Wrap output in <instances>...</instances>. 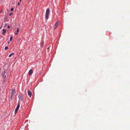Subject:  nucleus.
<instances>
[{
	"instance_id": "nucleus-20",
	"label": "nucleus",
	"mask_w": 130,
	"mask_h": 130,
	"mask_svg": "<svg viewBox=\"0 0 130 130\" xmlns=\"http://www.w3.org/2000/svg\"><path fill=\"white\" fill-rule=\"evenodd\" d=\"M18 5H20V2H18Z\"/></svg>"
},
{
	"instance_id": "nucleus-3",
	"label": "nucleus",
	"mask_w": 130,
	"mask_h": 130,
	"mask_svg": "<svg viewBox=\"0 0 130 130\" xmlns=\"http://www.w3.org/2000/svg\"><path fill=\"white\" fill-rule=\"evenodd\" d=\"M59 21H57L56 22V23H55V27L54 28V29H55L57 28V27H58L59 24Z\"/></svg>"
},
{
	"instance_id": "nucleus-19",
	"label": "nucleus",
	"mask_w": 130,
	"mask_h": 130,
	"mask_svg": "<svg viewBox=\"0 0 130 130\" xmlns=\"http://www.w3.org/2000/svg\"><path fill=\"white\" fill-rule=\"evenodd\" d=\"M7 28H10V26L9 25L7 26Z\"/></svg>"
},
{
	"instance_id": "nucleus-11",
	"label": "nucleus",
	"mask_w": 130,
	"mask_h": 130,
	"mask_svg": "<svg viewBox=\"0 0 130 130\" xmlns=\"http://www.w3.org/2000/svg\"><path fill=\"white\" fill-rule=\"evenodd\" d=\"M44 45V43L43 42H42L41 44V46L42 47H43Z\"/></svg>"
},
{
	"instance_id": "nucleus-15",
	"label": "nucleus",
	"mask_w": 130,
	"mask_h": 130,
	"mask_svg": "<svg viewBox=\"0 0 130 130\" xmlns=\"http://www.w3.org/2000/svg\"><path fill=\"white\" fill-rule=\"evenodd\" d=\"M12 12H11L10 13H9V16H11V15H12Z\"/></svg>"
},
{
	"instance_id": "nucleus-16",
	"label": "nucleus",
	"mask_w": 130,
	"mask_h": 130,
	"mask_svg": "<svg viewBox=\"0 0 130 130\" xmlns=\"http://www.w3.org/2000/svg\"><path fill=\"white\" fill-rule=\"evenodd\" d=\"M19 28H17V32H19Z\"/></svg>"
},
{
	"instance_id": "nucleus-14",
	"label": "nucleus",
	"mask_w": 130,
	"mask_h": 130,
	"mask_svg": "<svg viewBox=\"0 0 130 130\" xmlns=\"http://www.w3.org/2000/svg\"><path fill=\"white\" fill-rule=\"evenodd\" d=\"M13 10H14V8H11V9H10V10L11 11H13Z\"/></svg>"
},
{
	"instance_id": "nucleus-5",
	"label": "nucleus",
	"mask_w": 130,
	"mask_h": 130,
	"mask_svg": "<svg viewBox=\"0 0 130 130\" xmlns=\"http://www.w3.org/2000/svg\"><path fill=\"white\" fill-rule=\"evenodd\" d=\"M27 93L28 95L31 97L32 95V93L29 90H28L27 91Z\"/></svg>"
},
{
	"instance_id": "nucleus-12",
	"label": "nucleus",
	"mask_w": 130,
	"mask_h": 130,
	"mask_svg": "<svg viewBox=\"0 0 130 130\" xmlns=\"http://www.w3.org/2000/svg\"><path fill=\"white\" fill-rule=\"evenodd\" d=\"M12 36H11L10 37V41H11L12 40Z\"/></svg>"
},
{
	"instance_id": "nucleus-17",
	"label": "nucleus",
	"mask_w": 130,
	"mask_h": 130,
	"mask_svg": "<svg viewBox=\"0 0 130 130\" xmlns=\"http://www.w3.org/2000/svg\"><path fill=\"white\" fill-rule=\"evenodd\" d=\"M18 111V110H16L15 109V111H14V113H16Z\"/></svg>"
},
{
	"instance_id": "nucleus-2",
	"label": "nucleus",
	"mask_w": 130,
	"mask_h": 130,
	"mask_svg": "<svg viewBox=\"0 0 130 130\" xmlns=\"http://www.w3.org/2000/svg\"><path fill=\"white\" fill-rule=\"evenodd\" d=\"M11 95H13L16 93L15 90L12 89L11 90Z\"/></svg>"
},
{
	"instance_id": "nucleus-4",
	"label": "nucleus",
	"mask_w": 130,
	"mask_h": 130,
	"mask_svg": "<svg viewBox=\"0 0 130 130\" xmlns=\"http://www.w3.org/2000/svg\"><path fill=\"white\" fill-rule=\"evenodd\" d=\"M33 73V71L31 69H30L28 72V74L29 76H31L32 75Z\"/></svg>"
},
{
	"instance_id": "nucleus-13",
	"label": "nucleus",
	"mask_w": 130,
	"mask_h": 130,
	"mask_svg": "<svg viewBox=\"0 0 130 130\" xmlns=\"http://www.w3.org/2000/svg\"><path fill=\"white\" fill-rule=\"evenodd\" d=\"M9 48L7 46H6L5 48V50H7V49H8Z\"/></svg>"
},
{
	"instance_id": "nucleus-8",
	"label": "nucleus",
	"mask_w": 130,
	"mask_h": 130,
	"mask_svg": "<svg viewBox=\"0 0 130 130\" xmlns=\"http://www.w3.org/2000/svg\"><path fill=\"white\" fill-rule=\"evenodd\" d=\"M49 17V14H45V18L46 19H48Z\"/></svg>"
},
{
	"instance_id": "nucleus-7",
	"label": "nucleus",
	"mask_w": 130,
	"mask_h": 130,
	"mask_svg": "<svg viewBox=\"0 0 130 130\" xmlns=\"http://www.w3.org/2000/svg\"><path fill=\"white\" fill-rule=\"evenodd\" d=\"M50 10L49 8L47 9L46 11V14H49Z\"/></svg>"
},
{
	"instance_id": "nucleus-10",
	"label": "nucleus",
	"mask_w": 130,
	"mask_h": 130,
	"mask_svg": "<svg viewBox=\"0 0 130 130\" xmlns=\"http://www.w3.org/2000/svg\"><path fill=\"white\" fill-rule=\"evenodd\" d=\"M14 54V53H12L10 54L9 56V57H10L12 55H13Z\"/></svg>"
},
{
	"instance_id": "nucleus-21",
	"label": "nucleus",
	"mask_w": 130,
	"mask_h": 130,
	"mask_svg": "<svg viewBox=\"0 0 130 130\" xmlns=\"http://www.w3.org/2000/svg\"><path fill=\"white\" fill-rule=\"evenodd\" d=\"M18 34V32H16V33H15V35H17Z\"/></svg>"
},
{
	"instance_id": "nucleus-18",
	"label": "nucleus",
	"mask_w": 130,
	"mask_h": 130,
	"mask_svg": "<svg viewBox=\"0 0 130 130\" xmlns=\"http://www.w3.org/2000/svg\"><path fill=\"white\" fill-rule=\"evenodd\" d=\"M13 95H11V98H10V99L12 100V97H13Z\"/></svg>"
},
{
	"instance_id": "nucleus-22",
	"label": "nucleus",
	"mask_w": 130,
	"mask_h": 130,
	"mask_svg": "<svg viewBox=\"0 0 130 130\" xmlns=\"http://www.w3.org/2000/svg\"><path fill=\"white\" fill-rule=\"evenodd\" d=\"M21 0H20V2H21Z\"/></svg>"
},
{
	"instance_id": "nucleus-6",
	"label": "nucleus",
	"mask_w": 130,
	"mask_h": 130,
	"mask_svg": "<svg viewBox=\"0 0 130 130\" xmlns=\"http://www.w3.org/2000/svg\"><path fill=\"white\" fill-rule=\"evenodd\" d=\"M20 105L19 104H18L17 107L15 109L16 110H18L20 107Z\"/></svg>"
},
{
	"instance_id": "nucleus-9",
	"label": "nucleus",
	"mask_w": 130,
	"mask_h": 130,
	"mask_svg": "<svg viewBox=\"0 0 130 130\" xmlns=\"http://www.w3.org/2000/svg\"><path fill=\"white\" fill-rule=\"evenodd\" d=\"M3 32H2V34L3 35H4V34L6 33V29H3Z\"/></svg>"
},
{
	"instance_id": "nucleus-1",
	"label": "nucleus",
	"mask_w": 130,
	"mask_h": 130,
	"mask_svg": "<svg viewBox=\"0 0 130 130\" xmlns=\"http://www.w3.org/2000/svg\"><path fill=\"white\" fill-rule=\"evenodd\" d=\"M18 98L20 99L22 101L23 98V95L22 94H19Z\"/></svg>"
}]
</instances>
